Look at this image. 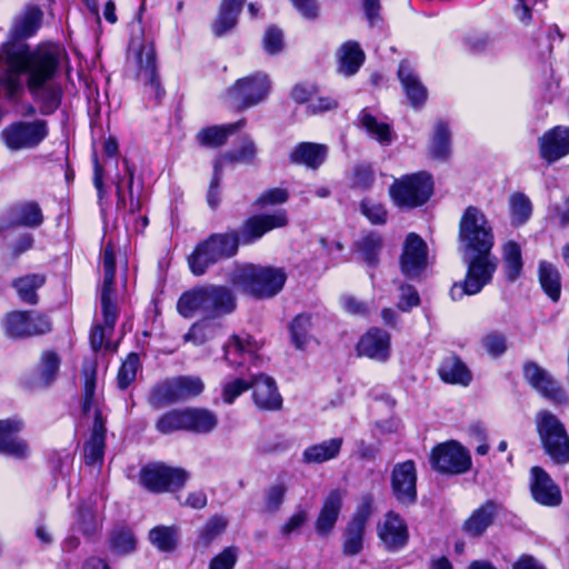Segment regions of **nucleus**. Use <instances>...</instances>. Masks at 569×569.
Returning a JSON list of instances; mask_svg holds the SVG:
<instances>
[{
  "label": "nucleus",
  "instance_id": "nucleus-4",
  "mask_svg": "<svg viewBox=\"0 0 569 569\" xmlns=\"http://www.w3.org/2000/svg\"><path fill=\"white\" fill-rule=\"evenodd\" d=\"M236 307L231 289L218 284L194 287L183 292L177 302V310L183 318H192L197 313L216 318L231 313Z\"/></svg>",
  "mask_w": 569,
  "mask_h": 569
},
{
  "label": "nucleus",
  "instance_id": "nucleus-26",
  "mask_svg": "<svg viewBox=\"0 0 569 569\" xmlns=\"http://www.w3.org/2000/svg\"><path fill=\"white\" fill-rule=\"evenodd\" d=\"M343 498L345 492L339 489L331 490L326 497L316 520V531L320 537H327L333 530L342 508Z\"/></svg>",
  "mask_w": 569,
  "mask_h": 569
},
{
  "label": "nucleus",
  "instance_id": "nucleus-61",
  "mask_svg": "<svg viewBox=\"0 0 569 569\" xmlns=\"http://www.w3.org/2000/svg\"><path fill=\"white\" fill-rule=\"evenodd\" d=\"M483 349L492 357H499L507 350L506 337L500 332H490L482 337Z\"/></svg>",
  "mask_w": 569,
  "mask_h": 569
},
{
  "label": "nucleus",
  "instance_id": "nucleus-21",
  "mask_svg": "<svg viewBox=\"0 0 569 569\" xmlns=\"http://www.w3.org/2000/svg\"><path fill=\"white\" fill-rule=\"evenodd\" d=\"M252 400L261 411H277L282 407V397L274 379L264 373L252 375L250 378Z\"/></svg>",
  "mask_w": 569,
  "mask_h": 569
},
{
  "label": "nucleus",
  "instance_id": "nucleus-49",
  "mask_svg": "<svg viewBox=\"0 0 569 569\" xmlns=\"http://www.w3.org/2000/svg\"><path fill=\"white\" fill-rule=\"evenodd\" d=\"M220 330V326L209 320H202L193 323L188 332L183 336L186 342H191L194 346H201L209 340H212Z\"/></svg>",
  "mask_w": 569,
  "mask_h": 569
},
{
  "label": "nucleus",
  "instance_id": "nucleus-48",
  "mask_svg": "<svg viewBox=\"0 0 569 569\" xmlns=\"http://www.w3.org/2000/svg\"><path fill=\"white\" fill-rule=\"evenodd\" d=\"M366 528L348 522L342 533V552L345 556L353 557L363 549Z\"/></svg>",
  "mask_w": 569,
  "mask_h": 569
},
{
  "label": "nucleus",
  "instance_id": "nucleus-30",
  "mask_svg": "<svg viewBox=\"0 0 569 569\" xmlns=\"http://www.w3.org/2000/svg\"><path fill=\"white\" fill-rule=\"evenodd\" d=\"M497 511L498 505L495 501H486L465 521V532L471 537L481 536L493 522Z\"/></svg>",
  "mask_w": 569,
  "mask_h": 569
},
{
  "label": "nucleus",
  "instance_id": "nucleus-5",
  "mask_svg": "<svg viewBox=\"0 0 569 569\" xmlns=\"http://www.w3.org/2000/svg\"><path fill=\"white\" fill-rule=\"evenodd\" d=\"M103 281L100 291V306L103 317L102 323L96 325L90 333V343L94 351L102 347L110 348L109 337L113 332L119 310L116 302V257L111 244H107L102 252Z\"/></svg>",
  "mask_w": 569,
  "mask_h": 569
},
{
  "label": "nucleus",
  "instance_id": "nucleus-55",
  "mask_svg": "<svg viewBox=\"0 0 569 569\" xmlns=\"http://www.w3.org/2000/svg\"><path fill=\"white\" fill-rule=\"evenodd\" d=\"M288 491V487L283 481H277L272 483L264 490V511L268 513H273L280 510L286 493Z\"/></svg>",
  "mask_w": 569,
  "mask_h": 569
},
{
  "label": "nucleus",
  "instance_id": "nucleus-24",
  "mask_svg": "<svg viewBox=\"0 0 569 569\" xmlns=\"http://www.w3.org/2000/svg\"><path fill=\"white\" fill-rule=\"evenodd\" d=\"M23 423L18 418L0 420V453L24 459L29 455L27 442L18 437Z\"/></svg>",
  "mask_w": 569,
  "mask_h": 569
},
{
  "label": "nucleus",
  "instance_id": "nucleus-58",
  "mask_svg": "<svg viewBox=\"0 0 569 569\" xmlns=\"http://www.w3.org/2000/svg\"><path fill=\"white\" fill-rule=\"evenodd\" d=\"M227 528V520L221 516H214L208 520L200 531L198 542L208 547Z\"/></svg>",
  "mask_w": 569,
  "mask_h": 569
},
{
  "label": "nucleus",
  "instance_id": "nucleus-8",
  "mask_svg": "<svg viewBox=\"0 0 569 569\" xmlns=\"http://www.w3.org/2000/svg\"><path fill=\"white\" fill-rule=\"evenodd\" d=\"M537 431L546 453L559 465L569 462V436L559 418L548 410L536 415Z\"/></svg>",
  "mask_w": 569,
  "mask_h": 569
},
{
  "label": "nucleus",
  "instance_id": "nucleus-29",
  "mask_svg": "<svg viewBox=\"0 0 569 569\" xmlns=\"http://www.w3.org/2000/svg\"><path fill=\"white\" fill-rule=\"evenodd\" d=\"M338 72L351 77L358 72L365 62V52L357 41H346L337 50Z\"/></svg>",
  "mask_w": 569,
  "mask_h": 569
},
{
  "label": "nucleus",
  "instance_id": "nucleus-62",
  "mask_svg": "<svg viewBox=\"0 0 569 569\" xmlns=\"http://www.w3.org/2000/svg\"><path fill=\"white\" fill-rule=\"evenodd\" d=\"M400 296L397 307L402 312L410 311L413 307L419 306L420 297L415 287L410 284H401L399 287Z\"/></svg>",
  "mask_w": 569,
  "mask_h": 569
},
{
  "label": "nucleus",
  "instance_id": "nucleus-45",
  "mask_svg": "<svg viewBox=\"0 0 569 569\" xmlns=\"http://www.w3.org/2000/svg\"><path fill=\"white\" fill-rule=\"evenodd\" d=\"M502 260L506 277L509 281L518 279L522 271L521 248L516 241H508L502 247Z\"/></svg>",
  "mask_w": 569,
  "mask_h": 569
},
{
  "label": "nucleus",
  "instance_id": "nucleus-34",
  "mask_svg": "<svg viewBox=\"0 0 569 569\" xmlns=\"http://www.w3.org/2000/svg\"><path fill=\"white\" fill-rule=\"evenodd\" d=\"M327 157V147L325 144L301 142L295 147L290 153V159L295 163L306 164L309 168H318Z\"/></svg>",
  "mask_w": 569,
  "mask_h": 569
},
{
  "label": "nucleus",
  "instance_id": "nucleus-16",
  "mask_svg": "<svg viewBox=\"0 0 569 569\" xmlns=\"http://www.w3.org/2000/svg\"><path fill=\"white\" fill-rule=\"evenodd\" d=\"M523 376L529 385L546 399L556 405L568 403L569 397L559 382L535 362L523 366Z\"/></svg>",
  "mask_w": 569,
  "mask_h": 569
},
{
  "label": "nucleus",
  "instance_id": "nucleus-60",
  "mask_svg": "<svg viewBox=\"0 0 569 569\" xmlns=\"http://www.w3.org/2000/svg\"><path fill=\"white\" fill-rule=\"evenodd\" d=\"M248 389H250V380L237 378L228 381L222 386V400L227 405H232L234 400Z\"/></svg>",
  "mask_w": 569,
  "mask_h": 569
},
{
  "label": "nucleus",
  "instance_id": "nucleus-13",
  "mask_svg": "<svg viewBox=\"0 0 569 569\" xmlns=\"http://www.w3.org/2000/svg\"><path fill=\"white\" fill-rule=\"evenodd\" d=\"M188 479V473L180 468L162 463L143 467L140 472L141 485L150 491L162 492L180 488Z\"/></svg>",
  "mask_w": 569,
  "mask_h": 569
},
{
  "label": "nucleus",
  "instance_id": "nucleus-1",
  "mask_svg": "<svg viewBox=\"0 0 569 569\" xmlns=\"http://www.w3.org/2000/svg\"><path fill=\"white\" fill-rule=\"evenodd\" d=\"M61 50L54 44L38 46L7 43L0 53V94L12 98L22 89L20 77H27V87L40 104L42 114L53 113L61 103L62 90L51 80L58 71Z\"/></svg>",
  "mask_w": 569,
  "mask_h": 569
},
{
  "label": "nucleus",
  "instance_id": "nucleus-39",
  "mask_svg": "<svg viewBox=\"0 0 569 569\" xmlns=\"http://www.w3.org/2000/svg\"><path fill=\"white\" fill-rule=\"evenodd\" d=\"M109 550L114 556H128L137 548V538L133 531L124 526L114 528L108 538Z\"/></svg>",
  "mask_w": 569,
  "mask_h": 569
},
{
  "label": "nucleus",
  "instance_id": "nucleus-22",
  "mask_svg": "<svg viewBox=\"0 0 569 569\" xmlns=\"http://www.w3.org/2000/svg\"><path fill=\"white\" fill-rule=\"evenodd\" d=\"M260 346L249 335H233L230 340L223 346L224 360L233 368H240L249 362H257L259 360L257 351Z\"/></svg>",
  "mask_w": 569,
  "mask_h": 569
},
{
  "label": "nucleus",
  "instance_id": "nucleus-51",
  "mask_svg": "<svg viewBox=\"0 0 569 569\" xmlns=\"http://www.w3.org/2000/svg\"><path fill=\"white\" fill-rule=\"evenodd\" d=\"M44 283V277L41 274H28L13 282L17 292L24 302L34 305L38 297L36 290Z\"/></svg>",
  "mask_w": 569,
  "mask_h": 569
},
{
  "label": "nucleus",
  "instance_id": "nucleus-19",
  "mask_svg": "<svg viewBox=\"0 0 569 569\" xmlns=\"http://www.w3.org/2000/svg\"><path fill=\"white\" fill-rule=\"evenodd\" d=\"M529 487L532 499L540 506L555 508L561 505L560 487L541 467L530 469Z\"/></svg>",
  "mask_w": 569,
  "mask_h": 569
},
{
  "label": "nucleus",
  "instance_id": "nucleus-41",
  "mask_svg": "<svg viewBox=\"0 0 569 569\" xmlns=\"http://www.w3.org/2000/svg\"><path fill=\"white\" fill-rule=\"evenodd\" d=\"M11 220L18 226L37 228L42 223L43 216L37 202L28 201L11 209Z\"/></svg>",
  "mask_w": 569,
  "mask_h": 569
},
{
  "label": "nucleus",
  "instance_id": "nucleus-42",
  "mask_svg": "<svg viewBox=\"0 0 569 569\" xmlns=\"http://www.w3.org/2000/svg\"><path fill=\"white\" fill-rule=\"evenodd\" d=\"M42 11L37 7H29L16 19L13 24V34L20 39H27L33 36L40 28L42 21Z\"/></svg>",
  "mask_w": 569,
  "mask_h": 569
},
{
  "label": "nucleus",
  "instance_id": "nucleus-47",
  "mask_svg": "<svg viewBox=\"0 0 569 569\" xmlns=\"http://www.w3.org/2000/svg\"><path fill=\"white\" fill-rule=\"evenodd\" d=\"M257 157V146L249 137H243L237 150L223 153L216 161H222V168L228 163H252Z\"/></svg>",
  "mask_w": 569,
  "mask_h": 569
},
{
  "label": "nucleus",
  "instance_id": "nucleus-31",
  "mask_svg": "<svg viewBox=\"0 0 569 569\" xmlns=\"http://www.w3.org/2000/svg\"><path fill=\"white\" fill-rule=\"evenodd\" d=\"M133 178L134 169L129 164L128 160L123 159V174L117 173L114 178L117 208H127L124 194V190L127 189L129 192V210L131 213L140 210V201L136 200L133 197Z\"/></svg>",
  "mask_w": 569,
  "mask_h": 569
},
{
  "label": "nucleus",
  "instance_id": "nucleus-7",
  "mask_svg": "<svg viewBox=\"0 0 569 569\" xmlns=\"http://www.w3.org/2000/svg\"><path fill=\"white\" fill-rule=\"evenodd\" d=\"M287 281L283 268L248 264L239 269L232 282L256 299H270L277 296Z\"/></svg>",
  "mask_w": 569,
  "mask_h": 569
},
{
  "label": "nucleus",
  "instance_id": "nucleus-11",
  "mask_svg": "<svg viewBox=\"0 0 569 569\" xmlns=\"http://www.w3.org/2000/svg\"><path fill=\"white\" fill-rule=\"evenodd\" d=\"M271 90V81L267 73L254 72L238 79L228 90L227 96L238 109L252 108L263 102Z\"/></svg>",
  "mask_w": 569,
  "mask_h": 569
},
{
  "label": "nucleus",
  "instance_id": "nucleus-2",
  "mask_svg": "<svg viewBox=\"0 0 569 569\" xmlns=\"http://www.w3.org/2000/svg\"><path fill=\"white\" fill-rule=\"evenodd\" d=\"M459 249L467 263L463 281L450 289L452 300L479 293L487 286L497 269L498 260L491 256L495 236L490 221L481 209L469 206L459 222Z\"/></svg>",
  "mask_w": 569,
  "mask_h": 569
},
{
  "label": "nucleus",
  "instance_id": "nucleus-53",
  "mask_svg": "<svg viewBox=\"0 0 569 569\" xmlns=\"http://www.w3.org/2000/svg\"><path fill=\"white\" fill-rule=\"evenodd\" d=\"M509 203L512 224L520 226L529 220L532 213V204L525 193L516 192L511 194Z\"/></svg>",
  "mask_w": 569,
  "mask_h": 569
},
{
  "label": "nucleus",
  "instance_id": "nucleus-3",
  "mask_svg": "<svg viewBox=\"0 0 569 569\" xmlns=\"http://www.w3.org/2000/svg\"><path fill=\"white\" fill-rule=\"evenodd\" d=\"M288 222L284 210L271 214H257L241 226L239 232L213 233L198 243L188 258V264L194 276H202L213 264L233 257L240 243L250 244L268 231L284 227Z\"/></svg>",
  "mask_w": 569,
  "mask_h": 569
},
{
  "label": "nucleus",
  "instance_id": "nucleus-33",
  "mask_svg": "<svg viewBox=\"0 0 569 569\" xmlns=\"http://www.w3.org/2000/svg\"><path fill=\"white\" fill-rule=\"evenodd\" d=\"M246 126V120L241 119L237 122L222 126H212L199 131L197 138L200 144L206 147H220L226 143L229 136L239 131Z\"/></svg>",
  "mask_w": 569,
  "mask_h": 569
},
{
  "label": "nucleus",
  "instance_id": "nucleus-37",
  "mask_svg": "<svg viewBox=\"0 0 569 569\" xmlns=\"http://www.w3.org/2000/svg\"><path fill=\"white\" fill-rule=\"evenodd\" d=\"M187 431L194 433H210L218 426L214 412L204 408L186 409Z\"/></svg>",
  "mask_w": 569,
  "mask_h": 569
},
{
  "label": "nucleus",
  "instance_id": "nucleus-52",
  "mask_svg": "<svg viewBox=\"0 0 569 569\" xmlns=\"http://www.w3.org/2000/svg\"><path fill=\"white\" fill-rule=\"evenodd\" d=\"M156 428L160 433L169 435L176 431H187L186 409H174L162 415Z\"/></svg>",
  "mask_w": 569,
  "mask_h": 569
},
{
  "label": "nucleus",
  "instance_id": "nucleus-44",
  "mask_svg": "<svg viewBox=\"0 0 569 569\" xmlns=\"http://www.w3.org/2000/svg\"><path fill=\"white\" fill-rule=\"evenodd\" d=\"M451 133L446 122L439 120L435 124L433 134L429 146V153L435 159H446L451 151Z\"/></svg>",
  "mask_w": 569,
  "mask_h": 569
},
{
  "label": "nucleus",
  "instance_id": "nucleus-12",
  "mask_svg": "<svg viewBox=\"0 0 569 569\" xmlns=\"http://www.w3.org/2000/svg\"><path fill=\"white\" fill-rule=\"evenodd\" d=\"M48 136L46 120L17 121L6 127L1 133V140L11 151L33 149Z\"/></svg>",
  "mask_w": 569,
  "mask_h": 569
},
{
  "label": "nucleus",
  "instance_id": "nucleus-17",
  "mask_svg": "<svg viewBox=\"0 0 569 569\" xmlns=\"http://www.w3.org/2000/svg\"><path fill=\"white\" fill-rule=\"evenodd\" d=\"M428 264V246L415 232L407 236L400 256L401 272L410 279H416L425 271Z\"/></svg>",
  "mask_w": 569,
  "mask_h": 569
},
{
  "label": "nucleus",
  "instance_id": "nucleus-36",
  "mask_svg": "<svg viewBox=\"0 0 569 569\" xmlns=\"http://www.w3.org/2000/svg\"><path fill=\"white\" fill-rule=\"evenodd\" d=\"M244 1L246 0L222 1L219 14L212 23V32L217 37L223 36L236 26Z\"/></svg>",
  "mask_w": 569,
  "mask_h": 569
},
{
  "label": "nucleus",
  "instance_id": "nucleus-9",
  "mask_svg": "<svg viewBox=\"0 0 569 569\" xmlns=\"http://www.w3.org/2000/svg\"><path fill=\"white\" fill-rule=\"evenodd\" d=\"M136 31L142 32L140 22L132 27V37L129 44V49L134 56L137 79L150 89L156 99H160L164 90L158 76L154 46L151 41L141 40L136 36Z\"/></svg>",
  "mask_w": 569,
  "mask_h": 569
},
{
  "label": "nucleus",
  "instance_id": "nucleus-20",
  "mask_svg": "<svg viewBox=\"0 0 569 569\" xmlns=\"http://www.w3.org/2000/svg\"><path fill=\"white\" fill-rule=\"evenodd\" d=\"M377 532L385 548L390 552L403 549L409 540L407 523L393 511L387 512L378 522Z\"/></svg>",
  "mask_w": 569,
  "mask_h": 569
},
{
  "label": "nucleus",
  "instance_id": "nucleus-6",
  "mask_svg": "<svg viewBox=\"0 0 569 569\" xmlns=\"http://www.w3.org/2000/svg\"><path fill=\"white\" fill-rule=\"evenodd\" d=\"M83 378V412L87 416L93 417V425L89 440L84 443V459L87 465L101 463L104 453L106 442V418L99 408L98 401L94 397L96 390V362L87 360L82 365Z\"/></svg>",
  "mask_w": 569,
  "mask_h": 569
},
{
  "label": "nucleus",
  "instance_id": "nucleus-32",
  "mask_svg": "<svg viewBox=\"0 0 569 569\" xmlns=\"http://www.w3.org/2000/svg\"><path fill=\"white\" fill-rule=\"evenodd\" d=\"M343 439L337 437L309 446L302 452V460L306 463H323L336 459L341 451Z\"/></svg>",
  "mask_w": 569,
  "mask_h": 569
},
{
  "label": "nucleus",
  "instance_id": "nucleus-54",
  "mask_svg": "<svg viewBox=\"0 0 569 569\" xmlns=\"http://www.w3.org/2000/svg\"><path fill=\"white\" fill-rule=\"evenodd\" d=\"M149 539L161 551H171L176 548L178 535L173 527L158 526L150 530Z\"/></svg>",
  "mask_w": 569,
  "mask_h": 569
},
{
  "label": "nucleus",
  "instance_id": "nucleus-27",
  "mask_svg": "<svg viewBox=\"0 0 569 569\" xmlns=\"http://www.w3.org/2000/svg\"><path fill=\"white\" fill-rule=\"evenodd\" d=\"M398 78L410 104L413 108L423 106L428 98V90L408 61L400 62Z\"/></svg>",
  "mask_w": 569,
  "mask_h": 569
},
{
  "label": "nucleus",
  "instance_id": "nucleus-40",
  "mask_svg": "<svg viewBox=\"0 0 569 569\" xmlns=\"http://www.w3.org/2000/svg\"><path fill=\"white\" fill-rule=\"evenodd\" d=\"M539 282L543 292L557 302L561 295V277L558 269L550 262L541 261L539 264Z\"/></svg>",
  "mask_w": 569,
  "mask_h": 569
},
{
  "label": "nucleus",
  "instance_id": "nucleus-59",
  "mask_svg": "<svg viewBox=\"0 0 569 569\" xmlns=\"http://www.w3.org/2000/svg\"><path fill=\"white\" fill-rule=\"evenodd\" d=\"M60 366V359L58 355L53 351L43 352L40 363H39V373L40 378L44 383L51 382Z\"/></svg>",
  "mask_w": 569,
  "mask_h": 569
},
{
  "label": "nucleus",
  "instance_id": "nucleus-23",
  "mask_svg": "<svg viewBox=\"0 0 569 569\" xmlns=\"http://www.w3.org/2000/svg\"><path fill=\"white\" fill-rule=\"evenodd\" d=\"M540 157L553 163L569 154V128L557 126L546 131L538 140Z\"/></svg>",
  "mask_w": 569,
  "mask_h": 569
},
{
  "label": "nucleus",
  "instance_id": "nucleus-15",
  "mask_svg": "<svg viewBox=\"0 0 569 569\" xmlns=\"http://www.w3.org/2000/svg\"><path fill=\"white\" fill-rule=\"evenodd\" d=\"M6 335L11 338H24L33 335H43L51 330V322L46 316L11 311L2 320Z\"/></svg>",
  "mask_w": 569,
  "mask_h": 569
},
{
  "label": "nucleus",
  "instance_id": "nucleus-18",
  "mask_svg": "<svg viewBox=\"0 0 569 569\" xmlns=\"http://www.w3.org/2000/svg\"><path fill=\"white\" fill-rule=\"evenodd\" d=\"M391 489L397 501L405 506L417 501V471L412 460L397 463L391 472Z\"/></svg>",
  "mask_w": 569,
  "mask_h": 569
},
{
  "label": "nucleus",
  "instance_id": "nucleus-43",
  "mask_svg": "<svg viewBox=\"0 0 569 569\" xmlns=\"http://www.w3.org/2000/svg\"><path fill=\"white\" fill-rule=\"evenodd\" d=\"M180 402L176 379H167L153 387L149 396V403L154 409Z\"/></svg>",
  "mask_w": 569,
  "mask_h": 569
},
{
  "label": "nucleus",
  "instance_id": "nucleus-10",
  "mask_svg": "<svg viewBox=\"0 0 569 569\" xmlns=\"http://www.w3.org/2000/svg\"><path fill=\"white\" fill-rule=\"evenodd\" d=\"M433 182L428 172L421 171L395 180L390 196L400 208H415L426 203L432 194Z\"/></svg>",
  "mask_w": 569,
  "mask_h": 569
},
{
  "label": "nucleus",
  "instance_id": "nucleus-14",
  "mask_svg": "<svg viewBox=\"0 0 569 569\" xmlns=\"http://www.w3.org/2000/svg\"><path fill=\"white\" fill-rule=\"evenodd\" d=\"M432 467L442 473H463L469 470V452L457 441L438 445L431 452Z\"/></svg>",
  "mask_w": 569,
  "mask_h": 569
},
{
  "label": "nucleus",
  "instance_id": "nucleus-57",
  "mask_svg": "<svg viewBox=\"0 0 569 569\" xmlns=\"http://www.w3.org/2000/svg\"><path fill=\"white\" fill-rule=\"evenodd\" d=\"M139 366L138 355L133 352L128 355L117 376V385L120 389H127L134 381Z\"/></svg>",
  "mask_w": 569,
  "mask_h": 569
},
{
  "label": "nucleus",
  "instance_id": "nucleus-28",
  "mask_svg": "<svg viewBox=\"0 0 569 569\" xmlns=\"http://www.w3.org/2000/svg\"><path fill=\"white\" fill-rule=\"evenodd\" d=\"M74 527L87 538H92L100 531L102 512L97 503V497H90L79 506Z\"/></svg>",
  "mask_w": 569,
  "mask_h": 569
},
{
  "label": "nucleus",
  "instance_id": "nucleus-35",
  "mask_svg": "<svg viewBox=\"0 0 569 569\" xmlns=\"http://www.w3.org/2000/svg\"><path fill=\"white\" fill-rule=\"evenodd\" d=\"M438 371L443 381L453 385L468 386L472 379L468 367L456 356L443 359Z\"/></svg>",
  "mask_w": 569,
  "mask_h": 569
},
{
  "label": "nucleus",
  "instance_id": "nucleus-25",
  "mask_svg": "<svg viewBox=\"0 0 569 569\" xmlns=\"http://www.w3.org/2000/svg\"><path fill=\"white\" fill-rule=\"evenodd\" d=\"M357 351L360 356L386 362L390 357V335L382 329L372 328L360 338Z\"/></svg>",
  "mask_w": 569,
  "mask_h": 569
},
{
  "label": "nucleus",
  "instance_id": "nucleus-50",
  "mask_svg": "<svg viewBox=\"0 0 569 569\" xmlns=\"http://www.w3.org/2000/svg\"><path fill=\"white\" fill-rule=\"evenodd\" d=\"M357 248L363 261L369 267H375L382 249V239L377 233H369L358 241Z\"/></svg>",
  "mask_w": 569,
  "mask_h": 569
},
{
  "label": "nucleus",
  "instance_id": "nucleus-63",
  "mask_svg": "<svg viewBox=\"0 0 569 569\" xmlns=\"http://www.w3.org/2000/svg\"><path fill=\"white\" fill-rule=\"evenodd\" d=\"M238 559V549L227 547L209 563V569H233Z\"/></svg>",
  "mask_w": 569,
  "mask_h": 569
},
{
  "label": "nucleus",
  "instance_id": "nucleus-38",
  "mask_svg": "<svg viewBox=\"0 0 569 569\" xmlns=\"http://www.w3.org/2000/svg\"><path fill=\"white\" fill-rule=\"evenodd\" d=\"M313 321L312 317L307 313L296 316L289 326L290 342L298 350H305L313 340L312 336Z\"/></svg>",
  "mask_w": 569,
  "mask_h": 569
},
{
  "label": "nucleus",
  "instance_id": "nucleus-56",
  "mask_svg": "<svg viewBox=\"0 0 569 569\" xmlns=\"http://www.w3.org/2000/svg\"><path fill=\"white\" fill-rule=\"evenodd\" d=\"M180 401L197 397L204 390V383L199 377L179 376L174 377Z\"/></svg>",
  "mask_w": 569,
  "mask_h": 569
},
{
  "label": "nucleus",
  "instance_id": "nucleus-46",
  "mask_svg": "<svg viewBox=\"0 0 569 569\" xmlns=\"http://www.w3.org/2000/svg\"><path fill=\"white\" fill-rule=\"evenodd\" d=\"M359 121L371 138L376 139L381 144L391 143L392 134L388 123L379 121L366 109L360 112Z\"/></svg>",
  "mask_w": 569,
  "mask_h": 569
},
{
  "label": "nucleus",
  "instance_id": "nucleus-64",
  "mask_svg": "<svg viewBox=\"0 0 569 569\" xmlns=\"http://www.w3.org/2000/svg\"><path fill=\"white\" fill-rule=\"evenodd\" d=\"M361 211L372 223L382 224L387 220V211L383 206L372 200H363Z\"/></svg>",
  "mask_w": 569,
  "mask_h": 569
}]
</instances>
